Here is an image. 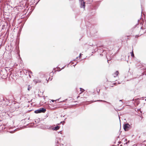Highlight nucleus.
Wrapping results in <instances>:
<instances>
[{"label": "nucleus", "instance_id": "obj_1", "mask_svg": "<svg viewBox=\"0 0 146 146\" xmlns=\"http://www.w3.org/2000/svg\"><path fill=\"white\" fill-rule=\"evenodd\" d=\"M53 73L52 72L50 73L49 74H46L44 75V79L47 81L48 82L49 81H51L53 77Z\"/></svg>", "mask_w": 146, "mask_h": 146}, {"label": "nucleus", "instance_id": "obj_2", "mask_svg": "<svg viewBox=\"0 0 146 146\" xmlns=\"http://www.w3.org/2000/svg\"><path fill=\"white\" fill-rule=\"evenodd\" d=\"M46 109L44 108H41L35 111V113H44L46 111Z\"/></svg>", "mask_w": 146, "mask_h": 146}, {"label": "nucleus", "instance_id": "obj_3", "mask_svg": "<svg viewBox=\"0 0 146 146\" xmlns=\"http://www.w3.org/2000/svg\"><path fill=\"white\" fill-rule=\"evenodd\" d=\"M130 126L128 124L126 123L124 125L123 128L126 131H128L130 128Z\"/></svg>", "mask_w": 146, "mask_h": 146}, {"label": "nucleus", "instance_id": "obj_4", "mask_svg": "<svg viewBox=\"0 0 146 146\" xmlns=\"http://www.w3.org/2000/svg\"><path fill=\"white\" fill-rule=\"evenodd\" d=\"M119 74V72L118 71H117L113 74V75L114 77H115L118 76Z\"/></svg>", "mask_w": 146, "mask_h": 146}, {"label": "nucleus", "instance_id": "obj_5", "mask_svg": "<svg viewBox=\"0 0 146 146\" xmlns=\"http://www.w3.org/2000/svg\"><path fill=\"white\" fill-rule=\"evenodd\" d=\"M81 7L82 8H83L84 9L85 8V2H82L81 4Z\"/></svg>", "mask_w": 146, "mask_h": 146}, {"label": "nucleus", "instance_id": "obj_6", "mask_svg": "<svg viewBox=\"0 0 146 146\" xmlns=\"http://www.w3.org/2000/svg\"><path fill=\"white\" fill-rule=\"evenodd\" d=\"M28 74H29V76L30 78H31V75H33L32 74V72L30 70H28Z\"/></svg>", "mask_w": 146, "mask_h": 146}, {"label": "nucleus", "instance_id": "obj_7", "mask_svg": "<svg viewBox=\"0 0 146 146\" xmlns=\"http://www.w3.org/2000/svg\"><path fill=\"white\" fill-rule=\"evenodd\" d=\"M60 128V127L59 126H56L54 127L53 128L54 129V130L56 131L59 129Z\"/></svg>", "mask_w": 146, "mask_h": 146}, {"label": "nucleus", "instance_id": "obj_8", "mask_svg": "<svg viewBox=\"0 0 146 146\" xmlns=\"http://www.w3.org/2000/svg\"><path fill=\"white\" fill-rule=\"evenodd\" d=\"M55 71H60L61 70L60 68L59 67L55 68Z\"/></svg>", "mask_w": 146, "mask_h": 146}, {"label": "nucleus", "instance_id": "obj_9", "mask_svg": "<svg viewBox=\"0 0 146 146\" xmlns=\"http://www.w3.org/2000/svg\"><path fill=\"white\" fill-rule=\"evenodd\" d=\"M131 53V56L132 57H134V53H133V50H132V52Z\"/></svg>", "mask_w": 146, "mask_h": 146}, {"label": "nucleus", "instance_id": "obj_10", "mask_svg": "<svg viewBox=\"0 0 146 146\" xmlns=\"http://www.w3.org/2000/svg\"><path fill=\"white\" fill-rule=\"evenodd\" d=\"M80 91L81 92H83L84 91V90L81 88H80Z\"/></svg>", "mask_w": 146, "mask_h": 146}, {"label": "nucleus", "instance_id": "obj_11", "mask_svg": "<svg viewBox=\"0 0 146 146\" xmlns=\"http://www.w3.org/2000/svg\"><path fill=\"white\" fill-rule=\"evenodd\" d=\"M97 91L98 93H99L100 91V89H97Z\"/></svg>", "mask_w": 146, "mask_h": 146}, {"label": "nucleus", "instance_id": "obj_12", "mask_svg": "<svg viewBox=\"0 0 146 146\" xmlns=\"http://www.w3.org/2000/svg\"><path fill=\"white\" fill-rule=\"evenodd\" d=\"M81 56H82V54H80V56H79L80 58L81 57Z\"/></svg>", "mask_w": 146, "mask_h": 146}, {"label": "nucleus", "instance_id": "obj_13", "mask_svg": "<svg viewBox=\"0 0 146 146\" xmlns=\"http://www.w3.org/2000/svg\"><path fill=\"white\" fill-rule=\"evenodd\" d=\"M114 85H116V83H114L113 84Z\"/></svg>", "mask_w": 146, "mask_h": 146}, {"label": "nucleus", "instance_id": "obj_14", "mask_svg": "<svg viewBox=\"0 0 146 146\" xmlns=\"http://www.w3.org/2000/svg\"><path fill=\"white\" fill-rule=\"evenodd\" d=\"M140 28H141V29H143V27H140Z\"/></svg>", "mask_w": 146, "mask_h": 146}, {"label": "nucleus", "instance_id": "obj_15", "mask_svg": "<svg viewBox=\"0 0 146 146\" xmlns=\"http://www.w3.org/2000/svg\"><path fill=\"white\" fill-rule=\"evenodd\" d=\"M103 47V45H102V46H100V47Z\"/></svg>", "mask_w": 146, "mask_h": 146}, {"label": "nucleus", "instance_id": "obj_16", "mask_svg": "<svg viewBox=\"0 0 146 146\" xmlns=\"http://www.w3.org/2000/svg\"><path fill=\"white\" fill-rule=\"evenodd\" d=\"M52 101L53 102H54V100H52Z\"/></svg>", "mask_w": 146, "mask_h": 146}, {"label": "nucleus", "instance_id": "obj_17", "mask_svg": "<svg viewBox=\"0 0 146 146\" xmlns=\"http://www.w3.org/2000/svg\"><path fill=\"white\" fill-rule=\"evenodd\" d=\"M111 86V87H113V85H112Z\"/></svg>", "mask_w": 146, "mask_h": 146}, {"label": "nucleus", "instance_id": "obj_18", "mask_svg": "<svg viewBox=\"0 0 146 146\" xmlns=\"http://www.w3.org/2000/svg\"><path fill=\"white\" fill-rule=\"evenodd\" d=\"M98 101H102V100H99Z\"/></svg>", "mask_w": 146, "mask_h": 146}, {"label": "nucleus", "instance_id": "obj_19", "mask_svg": "<svg viewBox=\"0 0 146 146\" xmlns=\"http://www.w3.org/2000/svg\"><path fill=\"white\" fill-rule=\"evenodd\" d=\"M28 90H29V88H28Z\"/></svg>", "mask_w": 146, "mask_h": 146}, {"label": "nucleus", "instance_id": "obj_20", "mask_svg": "<svg viewBox=\"0 0 146 146\" xmlns=\"http://www.w3.org/2000/svg\"><path fill=\"white\" fill-rule=\"evenodd\" d=\"M82 1H83L84 0H82Z\"/></svg>", "mask_w": 146, "mask_h": 146}]
</instances>
